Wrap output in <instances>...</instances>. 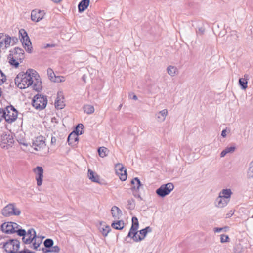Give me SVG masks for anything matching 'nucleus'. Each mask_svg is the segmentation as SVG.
Returning a JSON list of instances; mask_svg holds the SVG:
<instances>
[{
  "label": "nucleus",
  "instance_id": "nucleus-1",
  "mask_svg": "<svg viewBox=\"0 0 253 253\" xmlns=\"http://www.w3.org/2000/svg\"><path fill=\"white\" fill-rule=\"evenodd\" d=\"M19 38L26 51L31 53L33 51L32 43L28 33L25 29H21L19 30Z\"/></svg>",
  "mask_w": 253,
  "mask_h": 253
},
{
  "label": "nucleus",
  "instance_id": "nucleus-2",
  "mask_svg": "<svg viewBox=\"0 0 253 253\" xmlns=\"http://www.w3.org/2000/svg\"><path fill=\"white\" fill-rule=\"evenodd\" d=\"M47 103L46 96L37 94L34 96L32 101V105L37 110H42L44 109Z\"/></svg>",
  "mask_w": 253,
  "mask_h": 253
},
{
  "label": "nucleus",
  "instance_id": "nucleus-3",
  "mask_svg": "<svg viewBox=\"0 0 253 253\" xmlns=\"http://www.w3.org/2000/svg\"><path fill=\"white\" fill-rule=\"evenodd\" d=\"M2 214L5 217H9L12 215H19L20 210L15 207L14 204L10 203L4 207L1 211Z\"/></svg>",
  "mask_w": 253,
  "mask_h": 253
},
{
  "label": "nucleus",
  "instance_id": "nucleus-4",
  "mask_svg": "<svg viewBox=\"0 0 253 253\" xmlns=\"http://www.w3.org/2000/svg\"><path fill=\"white\" fill-rule=\"evenodd\" d=\"M4 109L6 115L5 122L9 124L14 122L17 118L18 111L12 105L7 106Z\"/></svg>",
  "mask_w": 253,
  "mask_h": 253
},
{
  "label": "nucleus",
  "instance_id": "nucleus-5",
  "mask_svg": "<svg viewBox=\"0 0 253 253\" xmlns=\"http://www.w3.org/2000/svg\"><path fill=\"white\" fill-rule=\"evenodd\" d=\"M14 142L12 135L3 133L0 138V145L3 149H8L12 147Z\"/></svg>",
  "mask_w": 253,
  "mask_h": 253
},
{
  "label": "nucleus",
  "instance_id": "nucleus-6",
  "mask_svg": "<svg viewBox=\"0 0 253 253\" xmlns=\"http://www.w3.org/2000/svg\"><path fill=\"white\" fill-rule=\"evenodd\" d=\"M173 189V184L172 183H168L162 185L156 190V193L159 197L164 198L169 195Z\"/></svg>",
  "mask_w": 253,
  "mask_h": 253
},
{
  "label": "nucleus",
  "instance_id": "nucleus-7",
  "mask_svg": "<svg viewBox=\"0 0 253 253\" xmlns=\"http://www.w3.org/2000/svg\"><path fill=\"white\" fill-rule=\"evenodd\" d=\"M19 227L20 226L15 222H5L1 225L0 230L6 234H12L15 233V229Z\"/></svg>",
  "mask_w": 253,
  "mask_h": 253
},
{
  "label": "nucleus",
  "instance_id": "nucleus-8",
  "mask_svg": "<svg viewBox=\"0 0 253 253\" xmlns=\"http://www.w3.org/2000/svg\"><path fill=\"white\" fill-rule=\"evenodd\" d=\"M130 183L132 185L131 189L133 196L136 198H139L140 200H142V198L139 194V190L140 189L143 188V185L141 183L138 177H135L131 180Z\"/></svg>",
  "mask_w": 253,
  "mask_h": 253
},
{
  "label": "nucleus",
  "instance_id": "nucleus-9",
  "mask_svg": "<svg viewBox=\"0 0 253 253\" xmlns=\"http://www.w3.org/2000/svg\"><path fill=\"white\" fill-rule=\"evenodd\" d=\"M20 242L18 239H10L3 243L2 248L12 249L14 250V253H19Z\"/></svg>",
  "mask_w": 253,
  "mask_h": 253
},
{
  "label": "nucleus",
  "instance_id": "nucleus-10",
  "mask_svg": "<svg viewBox=\"0 0 253 253\" xmlns=\"http://www.w3.org/2000/svg\"><path fill=\"white\" fill-rule=\"evenodd\" d=\"M10 53L8 55L9 57H15L20 63H22L25 58V52L23 49L20 47H15L9 51Z\"/></svg>",
  "mask_w": 253,
  "mask_h": 253
},
{
  "label": "nucleus",
  "instance_id": "nucleus-11",
  "mask_svg": "<svg viewBox=\"0 0 253 253\" xmlns=\"http://www.w3.org/2000/svg\"><path fill=\"white\" fill-rule=\"evenodd\" d=\"M116 173L119 175L120 179L124 181L127 178V172L126 169L122 164L118 163L115 165Z\"/></svg>",
  "mask_w": 253,
  "mask_h": 253
},
{
  "label": "nucleus",
  "instance_id": "nucleus-12",
  "mask_svg": "<svg viewBox=\"0 0 253 253\" xmlns=\"http://www.w3.org/2000/svg\"><path fill=\"white\" fill-rule=\"evenodd\" d=\"M43 170V169L41 166H37L33 169L36 174V180L38 186H41L42 183Z\"/></svg>",
  "mask_w": 253,
  "mask_h": 253
},
{
  "label": "nucleus",
  "instance_id": "nucleus-13",
  "mask_svg": "<svg viewBox=\"0 0 253 253\" xmlns=\"http://www.w3.org/2000/svg\"><path fill=\"white\" fill-rule=\"evenodd\" d=\"M45 14V13L44 10H39L37 11L36 9L33 10L31 14V20L38 22L43 18Z\"/></svg>",
  "mask_w": 253,
  "mask_h": 253
},
{
  "label": "nucleus",
  "instance_id": "nucleus-14",
  "mask_svg": "<svg viewBox=\"0 0 253 253\" xmlns=\"http://www.w3.org/2000/svg\"><path fill=\"white\" fill-rule=\"evenodd\" d=\"M45 137L42 135L35 138V139L33 140L32 143V146L35 147L34 148V150L38 151L37 147L39 149L43 148L45 146Z\"/></svg>",
  "mask_w": 253,
  "mask_h": 253
},
{
  "label": "nucleus",
  "instance_id": "nucleus-15",
  "mask_svg": "<svg viewBox=\"0 0 253 253\" xmlns=\"http://www.w3.org/2000/svg\"><path fill=\"white\" fill-rule=\"evenodd\" d=\"M137 230V228H134L133 226H131L125 240H126L128 238H132L135 242H139L143 240V238H141V236L140 235H138V237L136 236L138 232Z\"/></svg>",
  "mask_w": 253,
  "mask_h": 253
},
{
  "label": "nucleus",
  "instance_id": "nucleus-16",
  "mask_svg": "<svg viewBox=\"0 0 253 253\" xmlns=\"http://www.w3.org/2000/svg\"><path fill=\"white\" fill-rule=\"evenodd\" d=\"M98 229L103 236L106 237L108 234L111 231L110 227L106 225L105 222L101 221L99 222Z\"/></svg>",
  "mask_w": 253,
  "mask_h": 253
},
{
  "label": "nucleus",
  "instance_id": "nucleus-17",
  "mask_svg": "<svg viewBox=\"0 0 253 253\" xmlns=\"http://www.w3.org/2000/svg\"><path fill=\"white\" fill-rule=\"evenodd\" d=\"M79 141V138L77 136V134L74 132H71L68 136L67 142L68 144L71 146H76Z\"/></svg>",
  "mask_w": 253,
  "mask_h": 253
},
{
  "label": "nucleus",
  "instance_id": "nucleus-18",
  "mask_svg": "<svg viewBox=\"0 0 253 253\" xmlns=\"http://www.w3.org/2000/svg\"><path fill=\"white\" fill-rule=\"evenodd\" d=\"M24 73L25 76L24 75L22 77L23 79L21 83L23 84L22 86H24V88H26L33 84V80L29 74H27L26 73Z\"/></svg>",
  "mask_w": 253,
  "mask_h": 253
},
{
  "label": "nucleus",
  "instance_id": "nucleus-19",
  "mask_svg": "<svg viewBox=\"0 0 253 253\" xmlns=\"http://www.w3.org/2000/svg\"><path fill=\"white\" fill-rule=\"evenodd\" d=\"M90 0H82L78 4V11L80 13L85 11L88 7Z\"/></svg>",
  "mask_w": 253,
  "mask_h": 253
},
{
  "label": "nucleus",
  "instance_id": "nucleus-20",
  "mask_svg": "<svg viewBox=\"0 0 253 253\" xmlns=\"http://www.w3.org/2000/svg\"><path fill=\"white\" fill-rule=\"evenodd\" d=\"M111 211L112 216L115 219H119L122 216V212L121 210L116 206H114L112 207Z\"/></svg>",
  "mask_w": 253,
  "mask_h": 253
},
{
  "label": "nucleus",
  "instance_id": "nucleus-21",
  "mask_svg": "<svg viewBox=\"0 0 253 253\" xmlns=\"http://www.w3.org/2000/svg\"><path fill=\"white\" fill-rule=\"evenodd\" d=\"M24 75L25 76L24 72H21L17 75L15 79V84L20 89H24V86H22L23 84L21 83L23 79L22 77Z\"/></svg>",
  "mask_w": 253,
  "mask_h": 253
},
{
  "label": "nucleus",
  "instance_id": "nucleus-22",
  "mask_svg": "<svg viewBox=\"0 0 253 253\" xmlns=\"http://www.w3.org/2000/svg\"><path fill=\"white\" fill-rule=\"evenodd\" d=\"M229 201V200H226L218 196L215 200V205L218 208H223L227 205Z\"/></svg>",
  "mask_w": 253,
  "mask_h": 253
},
{
  "label": "nucleus",
  "instance_id": "nucleus-23",
  "mask_svg": "<svg viewBox=\"0 0 253 253\" xmlns=\"http://www.w3.org/2000/svg\"><path fill=\"white\" fill-rule=\"evenodd\" d=\"M232 194V192L230 189H223L219 193V196L226 200H229Z\"/></svg>",
  "mask_w": 253,
  "mask_h": 253
},
{
  "label": "nucleus",
  "instance_id": "nucleus-24",
  "mask_svg": "<svg viewBox=\"0 0 253 253\" xmlns=\"http://www.w3.org/2000/svg\"><path fill=\"white\" fill-rule=\"evenodd\" d=\"M88 177L91 181L99 183V176L92 170L89 169L88 170Z\"/></svg>",
  "mask_w": 253,
  "mask_h": 253
},
{
  "label": "nucleus",
  "instance_id": "nucleus-25",
  "mask_svg": "<svg viewBox=\"0 0 253 253\" xmlns=\"http://www.w3.org/2000/svg\"><path fill=\"white\" fill-rule=\"evenodd\" d=\"M111 227L116 230H122L124 227V222L122 220L114 221L112 223Z\"/></svg>",
  "mask_w": 253,
  "mask_h": 253
},
{
  "label": "nucleus",
  "instance_id": "nucleus-26",
  "mask_svg": "<svg viewBox=\"0 0 253 253\" xmlns=\"http://www.w3.org/2000/svg\"><path fill=\"white\" fill-rule=\"evenodd\" d=\"M167 113L168 111L167 109H164L159 112L156 114L158 121L160 122L164 121L165 120Z\"/></svg>",
  "mask_w": 253,
  "mask_h": 253
},
{
  "label": "nucleus",
  "instance_id": "nucleus-27",
  "mask_svg": "<svg viewBox=\"0 0 253 253\" xmlns=\"http://www.w3.org/2000/svg\"><path fill=\"white\" fill-rule=\"evenodd\" d=\"M35 80L33 85V89L37 92H40L42 89V82L39 78H36Z\"/></svg>",
  "mask_w": 253,
  "mask_h": 253
},
{
  "label": "nucleus",
  "instance_id": "nucleus-28",
  "mask_svg": "<svg viewBox=\"0 0 253 253\" xmlns=\"http://www.w3.org/2000/svg\"><path fill=\"white\" fill-rule=\"evenodd\" d=\"M8 59H9V63L10 64V65L14 67L15 68H17L19 66V61L15 58V57H9L8 56Z\"/></svg>",
  "mask_w": 253,
  "mask_h": 253
},
{
  "label": "nucleus",
  "instance_id": "nucleus-29",
  "mask_svg": "<svg viewBox=\"0 0 253 253\" xmlns=\"http://www.w3.org/2000/svg\"><path fill=\"white\" fill-rule=\"evenodd\" d=\"M36 237V232L34 231V234H33V237L31 236H29V238L26 239L25 237L22 238V240L24 244H30L33 242L34 239Z\"/></svg>",
  "mask_w": 253,
  "mask_h": 253
},
{
  "label": "nucleus",
  "instance_id": "nucleus-30",
  "mask_svg": "<svg viewBox=\"0 0 253 253\" xmlns=\"http://www.w3.org/2000/svg\"><path fill=\"white\" fill-rule=\"evenodd\" d=\"M108 150L105 147H100L98 149V153L100 157L103 158L107 156Z\"/></svg>",
  "mask_w": 253,
  "mask_h": 253
},
{
  "label": "nucleus",
  "instance_id": "nucleus-31",
  "mask_svg": "<svg viewBox=\"0 0 253 253\" xmlns=\"http://www.w3.org/2000/svg\"><path fill=\"white\" fill-rule=\"evenodd\" d=\"M152 228L150 226H147L145 228L141 229L139 231V232L140 234H141L142 236L141 238H143V239L146 236L147 234L149 232H152Z\"/></svg>",
  "mask_w": 253,
  "mask_h": 253
},
{
  "label": "nucleus",
  "instance_id": "nucleus-32",
  "mask_svg": "<svg viewBox=\"0 0 253 253\" xmlns=\"http://www.w3.org/2000/svg\"><path fill=\"white\" fill-rule=\"evenodd\" d=\"M27 74H29V75L32 77V79H33V78H35V79L36 78H39L40 76L38 73L32 69H28L26 72H25Z\"/></svg>",
  "mask_w": 253,
  "mask_h": 253
},
{
  "label": "nucleus",
  "instance_id": "nucleus-33",
  "mask_svg": "<svg viewBox=\"0 0 253 253\" xmlns=\"http://www.w3.org/2000/svg\"><path fill=\"white\" fill-rule=\"evenodd\" d=\"M248 82L247 81V79L245 78H240L239 80V84L241 88L242 89H246L248 86H247Z\"/></svg>",
  "mask_w": 253,
  "mask_h": 253
},
{
  "label": "nucleus",
  "instance_id": "nucleus-34",
  "mask_svg": "<svg viewBox=\"0 0 253 253\" xmlns=\"http://www.w3.org/2000/svg\"><path fill=\"white\" fill-rule=\"evenodd\" d=\"M65 105L63 101H61L59 97H57L55 102V107L57 109H62L65 107Z\"/></svg>",
  "mask_w": 253,
  "mask_h": 253
},
{
  "label": "nucleus",
  "instance_id": "nucleus-35",
  "mask_svg": "<svg viewBox=\"0 0 253 253\" xmlns=\"http://www.w3.org/2000/svg\"><path fill=\"white\" fill-rule=\"evenodd\" d=\"M84 112L87 114H90L94 112V108L92 105H85L84 107Z\"/></svg>",
  "mask_w": 253,
  "mask_h": 253
},
{
  "label": "nucleus",
  "instance_id": "nucleus-36",
  "mask_svg": "<svg viewBox=\"0 0 253 253\" xmlns=\"http://www.w3.org/2000/svg\"><path fill=\"white\" fill-rule=\"evenodd\" d=\"M43 244L45 247L50 249L54 244V241L52 239L48 238L44 240Z\"/></svg>",
  "mask_w": 253,
  "mask_h": 253
},
{
  "label": "nucleus",
  "instance_id": "nucleus-37",
  "mask_svg": "<svg viewBox=\"0 0 253 253\" xmlns=\"http://www.w3.org/2000/svg\"><path fill=\"white\" fill-rule=\"evenodd\" d=\"M177 70L176 67L173 66H169L167 67V72L171 76H174Z\"/></svg>",
  "mask_w": 253,
  "mask_h": 253
},
{
  "label": "nucleus",
  "instance_id": "nucleus-38",
  "mask_svg": "<svg viewBox=\"0 0 253 253\" xmlns=\"http://www.w3.org/2000/svg\"><path fill=\"white\" fill-rule=\"evenodd\" d=\"M135 207V200L131 198L130 199H129L127 200V208L132 210L134 209Z\"/></svg>",
  "mask_w": 253,
  "mask_h": 253
},
{
  "label": "nucleus",
  "instance_id": "nucleus-39",
  "mask_svg": "<svg viewBox=\"0 0 253 253\" xmlns=\"http://www.w3.org/2000/svg\"><path fill=\"white\" fill-rule=\"evenodd\" d=\"M15 233H16L18 236H22V238L25 237L26 235H27L26 230L22 228H19V227L15 229Z\"/></svg>",
  "mask_w": 253,
  "mask_h": 253
},
{
  "label": "nucleus",
  "instance_id": "nucleus-40",
  "mask_svg": "<svg viewBox=\"0 0 253 253\" xmlns=\"http://www.w3.org/2000/svg\"><path fill=\"white\" fill-rule=\"evenodd\" d=\"M4 42V43L5 44V48H8L10 45H11L10 36L9 35L5 34Z\"/></svg>",
  "mask_w": 253,
  "mask_h": 253
},
{
  "label": "nucleus",
  "instance_id": "nucleus-41",
  "mask_svg": "<svg viewBox=\"0 0 253 253\" xmlns=\"http://www.w3.org/2000/svg\"><path fill=\"white\" fill-rule=\"evenodd\" d=\"M247 176L249 178H253V162H251L250 167L247 172Z\"/></svg>",
  "mask_w": 253,
  "mask_h": 253
},
{
  "label": "nucleus",
  "instance_id": "nucleus-42",
  "mask_svg": "<svg viewBox=\"0 0 253 253\" xmlns=\"http://www.w3.org/2000/svg\"><path fill=\"white\" fill-rule=\"evenodd\" d=\"M234 253H241L243 251V247L240 244H237L234 247Z\"/></svg>",
  "mask_w": 253,
  "mask_h": 253
},
{
  "label": "nucleus",
  "instance_id": "nucleus-43",
  "mask_svg": "<svg viewBox=\"0 0 253 253\" xmlns=\"http://www.w3.org/2000/svg\"><path fill=\"white\" fill-rule=\"evenodd\" d=\"M34 246L35 247V245H37V246L39 248L42 242V239L41 238V236H37L36 235V238L34 239Z\"/></svg>",
  "mask_w": 253,
  "mask_h": 253
},
{
  "label": "nucleus",
  "instance_id": "nucleus-44",
  "mask_svg": "<svg viewBox=\"0 0 253 253\" xmlns=\"http://www.w3.org/2000/svg\"><path fill=\"white\" fill-rule=\"evenodd\" d=\"M131 226H133L134 228L138 229L139 227V222L137 218L135 216H133L132 218V224Z\"/></svg>",
  "mask_w": 253,
  "mask_h": 253
},
{
  "label": "nucleus",
  "instance_id": "nucleus-45",
  "mask_svg": "<svg viewBox=\"0 0 253 253\" xmlns=\"http://www.w3.org/2000/svg\"><path fill=\"white\" fill-rule=\"evenodd\" d=\"M47 75L48 76L49 79L50 81L53 80L54 76H55V73H54L53 70L50 68H48L47 70Z\"/></svg>",
  "mask_w": 253,
  "mask_h": 253
},
{
  "label": "nucleus",
  "instance_id": "nucleus-46",
  "mask_svg": "<svg viewBox=\"0 0 253 253\" xmlns=\"http://www.w3.org/2000/svg\"><path fill=\"white\" fill-rule=\"evenodd\" d=\"M6 118V112H5L4 109L0 108V122L3 120H5Z\"/></svg>",
  "mask_w": 253,
  "mask_h": 253
},
{
  "label": "nucleus",
  "instance_id": "nucleus-47",
  "mask_svg": "<svg viewBox=\"0 0 253 253\" xmlns=\"http://www.w3.org/2000/svg\"><path fill=\"white\" fill-rule=\"evenodd\" d=\"M220 242L221 243H225L229 242V238L227 235L222 234L220 236Z\"/></svg>",
  "mask_w": 253,
  "mask_h": 253
},
{
  "label": "nucleus",
  "instance_id": "nucleus-48",
  "mask_svg": "<svg viewBox=\"0 0 253 253\" xmlns=\"http://www.w3.org/2000/svg\"><path fill=\"white\" fill-rule=\"evenodd\" d=\"M64 77L62 76H56V75L54 76L53 80H52V82H55V83H60L64 81V80H62V79H63Z\"/></svg>",
  "mask_w": 253,
  "mask_h": 253
},
{
  "label": "nucleus",
  "instance_id": "nucleus-49",
  "mask_svg": "<svg viewBox=\"0 0 253 253\" xmlns=\"http://www.w3.org/2000/svg\"><path fill=\"white\" fill-rule=\"evenodd\" d=\"M5 34L3 33H0V49L3 46Z\"/></svg>",
  "mask_w": 253,
  "mask_h": 253
},
{
  "label": "nucleus",
  "instance_id": "nucleus-50",
  "mask_svg": "<svg viewBox=\"0 0 253 253\" xmlns=\"http://www.w3.org/2000/svg\"><path fill=\"white\" fill-rule=\"evenodd\" d=\"M60 250V249L59 246H53V245L52 247H51V248H50V253H58V252H59Z\"/></svg>",
  "mask_w": 253,
  "mask_h": 253
},
{
  "label": "nucleus",
  "instance_id": "nucleus-51",
  "mask_svg": "<svg viewBox=\"0 0 253 253\" xmlns=\"http://www.w3.org/2000/svg\"><path fill=\"white\" fill-rule=\"evenodd\" d=\"M236 147L234 146H231L230 147H227L225 149L227 151V153H233L235 150Z\"/></svg>",
  "mask_w": 253,
  "mask_h": 253
},
{
  "label": "nucleus",
  "instance_id": "nucleus-52",
  "mask_svg": "<svg viewBox=\"0 0 253 253\" xmlns=\"http://www.w3.org/2000/svg\"><path fill=\"white\" fill-rule=\"evenodd\" d=\"M11 45L16 44L18 42V39L16 37H10Z\"/></svg>",
  "mask_w": 253,
  "mask_h": 253
},
{
  "label": "nucleus",
  "instance_id": "nucleus-53",
  "mask_svg": "<svg viewBox=\"0 0 253 253\" xmlns=\"http://www.w3.org/2000/svg\"><path fill=\"white\" fill-rule=\"evenodd\" d=\"M229 228L228 227L225 226L224 227H215L214 228L213 230L215 232L219 233L223 231L224 229Z\"/></svg>",
  "mask_w": 253,
  "mask_h": 253
},
{
  "label": "nucleus",
  "instance_id": "nucleus-54",
  "mask_svg": "<svg viewBox=\"0 0 253 253\" xmlns=\"http://www.w3.org/2000/svg\"><path fill=\"white\" fill-rule=\"evenodd\" d=\"M18 142L21 144V145H23L25 146H28V144L26 142V140L25 139H17Z\"/></svg>",
  "mask_w": 253,
  "mask_h": 253
},
{
  "label": "nucleus",
  "instance_id": "nucleus-55",
  "mask_svg": "<svg viewBox=\"0 0 253 253\" xmlns=\"http://www.w3.org/2000/svg\"><path fill=\"white\" fill-rule=\"evenodd\" d=\"M19 253H36L34 251H30L29 250L27 249L26 247H25V248L23 250L20 251L19 252Z\"/></svg>",
  "mask_w": 253,
  "mask_h": 253
},
{
  "label": "nucleus",
  "instance_id": "nucleus-56",
  "mask_svg": "<svg viewBox=\"0 0 253 253\" xmlns=\"http://www.w3.org/2000/svg\"><path fill=\"white\" fill-rule=\"evenodd\" d=\"M205 32V28L203 27H200L198 28V30H196V33L200 35L204 34Z\"/></svg>",
  "mask_w": 253,
  "mask_h": 253
},
{
  "label": "nucleus",
  "instance_id": "nucleus-57",
  "mask_svg": "<svg viewBox=\"0 0 253 253\" xmlns=\"http://www.w3.org/2000/svg\"><path fill=\"white\" fill-rule=\"evenodd\" d=\"M83 132L84 131H83L82 130L80 131L79 129H78V128H76L75 130H74L72 132H74V133L77 134V137H78L79 135L82 134Z\"/></svg>",
  "mask_w": 253,
  "mask_h": 253
},
{
  "label": "nucleus",
  "instance_id": "nucleus-58",
  "mask_svg": "<svg viewBox=\"0 0 253 253\" xmlns=\"http://www.w3.org/2000/svg\"><path fill=\"white\" fill-rule=\"evenodd\" d=\"M34 231H35V230L33 228H31L28 230L27 234L33 237V234H34Z\"/></svg>",
  "mask_w": 253,
  "mask_h": 253
},
{
  "label": "nucleus",
  "instance_id": "nucleus-59",
  "mask_svg": "<svg viewBox=\"0 0 253 253\" xmlns=\"http://www.w3.org/2000/svg\"><path fill=\"white\" fill-rule=\"evenodd\" d=\"M38 250L40 251H42V252L43 253H50V249H48V248H46V247H44V248H42V249H39Z\"/></svg>",
  "mask_w": 253,
  "mask_h": 253
},
{
  "label": "nucleus",
  "instance_id": "nucleus-60",
  "mask_svg": "<svg viewBox=\"0 0 253 253\" xmlns=\"http://www.w3.org/2000/svg\"><path fill=\"white\" fill-rule=\"evenodd\" d=\"M4 251L6 252V253H14V250H12V249L10 248V249H5V248H3Z\"/></svg>",
  "mask_w": 253,
  "mask_h": 253
},
{
  "label": "nucleus",
  "instance_id": "nucleus-61",
  "mask_svg": "<svg viewBox=\"0 0 253 253\" xmlns=\"http://www.w3.org/2000/svg\"><path fill=\"white\" fill-rule=\"evenodd\" d=\"M227 153L225 149L223 150L220 153V157H224Z\"/></svg>",
  "mask_w": 253,
  "mask_h": 253
},
{
  "label": "nucleus",
  "instance_id": "nucleus-62",
  "mask_svg": "<svg viewBox=\"0 0 253 253\" xmlns=\"http://www.w3.org/2000/svg\"><path fill=\"white\" fill-rule=\"evenodd\" d=\"M56 138L55 137H52L51 139V144L52 145H54L56 143Z\"/></svg>",
  "mask_w": 253,
  "mask_h": 253
},
{
  "label": "nucleus",
  "instance_id": "nucleus-63",
  "mask_svg": "<svg viewBox=\"0 0 253 253\" xmlns=\"http://www.w3.org/2000/svg\"><path fill=\"white\" fill-rule=\"evenodd\" d=\"M51 122L52 123H55L56 124H58V123H59L58 119L55 117L52 118Z\"/></svg>",
  "mask_w": 253,
  "mask_h": 253
},
{
  "label": "nucleus",
  "instance_id": "nucleus-64",
  "mask_svg": "<svg viewBox=\"0 0 253 253\" xmlns=\"http://www.w3.org/2000/svg\"><path fill=\"white\" fill-rule=\"evenodd\" d=\"M221 136L223 137H225L226 136V129H223L221 132Z\"/></svg>",
  "mask_w": 253,
  "mask_h": 253
}]
</instances>
